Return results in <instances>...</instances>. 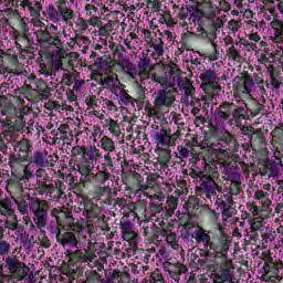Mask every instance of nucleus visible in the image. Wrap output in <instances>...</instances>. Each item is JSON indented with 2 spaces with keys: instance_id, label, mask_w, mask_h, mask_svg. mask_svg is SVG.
<instances>
[{
  "instance_id": "15",
  "label": "nucleus",
  "mask_w": 283,
  "mask_h": 283,
  "mask_svg": "<svg viewBox=\"0 0 283 283\" xmlns=\"http://www.w3.org/2000/svg\"><path fill=\"white\" fill-rule=\"evenodd\" d=\"M119 228L122 230V235H123L122 238L126 242H134V240L138 238V233L134 231V228L132 227V222L122 220L119 222Z\"/></svg>"
},
{
  "instance_id": "49",
  "label": "nucleus",
  "mask_w": 283,
  "mask_h": 283,
  "mask_svg": "<svg viewBox=\"0 0 283 283\" xmlns=\"http://www.w3.org/2000/svg\"><path fill=\"white\" fill-rule=\"evenodd\" d=\"M228 54L229 56H231V59H233L234 61H242V56L240 55V53H238V50H235V46L232 45L229 50H228Z\"/></svg>"
},
{
  "instance_id": "63",
  "label": "nucleus",
  "mask_w": 283,
  "mask_h": 283,
  "mask_svg": "<svg viewBox=\"0 0 283 283\" xmlns=\"http://www.w3.org/2000/svg\"><path fill=\"white\" fill-rule=\"evenodd\" d=\"M232 117L234 119L244 118V108H242V107L234 108V111L232 113Z\"/></svg>"
},
{
  "instance_id": "12",
  "label": "nucleus",
  "mask_w": 283,
  "mask_h": 283,
  "mask_svg": "<svg viewBox=\"0 0 283 283\" xmlns=\"http://www.w3.org/2000/svg\"><path fill=\"white\" fill-rule=\"evenodd\" d=\"M36 39L42 48H48V45H54L55 48H60L63 45L61 39L52 36L48 31H36Z\"/></svg>"
},
{
  "instance_id": "20",
  "label": "nucleus",
  "mask_w": 283,
  "mask_h": 283,
  "mask_svg": "<svg viewBox=\"0 0 283 283\" xmlns=\"http://www.w3.org/2000/svg\"><path fill=\"white\" fill-rule=\"evenodd\" d=\"M56 240L62 247H74L75 249L78 248V239H76V234L72 232H65L62 238L61 235H56Z\"/></svg>"
},
{
  "instance_id": "56",
  "label": "nucleus",
  "mask_w": 283,
  "mask_h": 283,
  "mask_svg": "<svg viewBox=\"0 0 283 283\" xmlns=\"http://www.w3.org/2000/svg\"><path fill=\"white\" fill-rule=\"evenodd\" d=\"M241 134L244 136H252V134H255L258 129L253 128L252 126H241Z\"/></svg>"
},
{
  "instance_id": "42",
  "label": "nucleus",
  "mask_w": 283,
  "mask_h": 283,
  "mask_svg": "<svg viewBox=\"0 0 283 283\" xmlns=\"http://www.w3.org/2000/svg\"><path fill=\"white\" fill-rule=\"evenodd\" d=\"M95 180H97V182H99L101 185H105V182H107V180H109V172L107 171H99L95 175Z\"/></svg>"
},
{
  "instance_id": "59",
  "label": "nucleus",
  "mask_w": 283,
  "mask_h": 283,
  "mask_svg": "<svg viewBox=\"0 0 283 283\" xmlns=\"http://www.w3.org/2000/svg\"><path fill=\"white\" fill-rule=\"evenodd\" d=\"M271 271H273V273H277V268L275 266V263H265L263 266V273H271Z\"/></svg>"
},
{
  "instance_id": "16",
  "label": "nucleus",
  "mask_w": 283,
  "mask_h": 283,
  "mask_svg": "<svg viewBox=\"0 0 283 283\" xmlns=\"http://www.w3.org/2000/svg\"><path fill=\"white\" fill-rule=\"evenodd\" d=\"M99 123L104 127V129H108V132L114 136H118V134H120V125L112 117H105V115H99Z\"/></svg>"
},
{
  "instance_id": "57",
  "label": "nucleus",
  "mask_w": 283,
  "mask_h": 283,
  "mask_svg": "<svg viewBox=\"0 0 283 283\" xmlns=\"http://www.w3.org/2000/svg\"><path fill=\"white\" fill-rule=\"evenodd\" d=\"M42 189L44 191H48V193L50 195V198H54V195H55V191H56V186L43 184Z\"/></svg>"
},
{
  "instance_id": "7",
  "label": "nucleus",
  "mask_w": 283,
  "mask_h": 283,
  "mask_svg": "<svg viewBox=\"0 0 283 283\" xmlns=\"http://www.w3.org/2000/svg\"><path fill=\"white\" fill-rule=\"evenodd\" d=\"M235 107V104L231 102L222 103L219 108L214 112L213 124L214 125H224L227 120L231 117V111Z\"/></svg>"
},
{
  "instance_id": "44",
  "label": "nucleus",
  "mask_w": 283,
  "mask_h": 283,
  "mask_svg": "<svg viewBox=\"0 0 283 283\" xmlns=\"http://www.w3.org/2000/svg\"><path fill=\"white\" fill-rule=\"evenodd\" d=\"M10 254V243L3 239H0V255Z\"/></svg>"
},
{
  "instance_id": "46",
  "label": "nucleus",
  "mask_w": 283,
  "mask_h": 283,
  "mask_svg": "<svg viewBox=\"0 0 283 283\" xmlns=\"http://www.w3.org/2000/svg\"><path fill=\"white\" fill-rule=\"evenodd\" d=\"M220 146V143L214 145V144H211L210 145V149H216L218 153V156L219 158H229V151L227 149H222V148H216V147H219Z\"/></svg>"
},
{
  "instance_id": "61",
  "label": "nucleus",
  "mask_w": 283,
  "mask_h": 283,
  "mask_svg": "<svg viewBox=\"0 0 283 283\" xmlns=\"http://www.w3.org/2000/svg\"><path fill=\"white\" fill-rule=\"evenodd\" d=\"M44 107L45 109H49L50 112H52V109H61V104L54 101H50L44 104Z\"/></svg>"
},
{
  "instance_id": "35",
  "label": "nucleus",
  "mask_w": 283,
  "mask_h": 283,
  "mask_svg": "<svg viewBox=\"0 0 283 283\" xmlns=\"http://www.w3.org/2000/svg\"><path fill=\"white\" fill-rule=\"evenodd\" d=\"M136 39H138V35L132 32L129 33V36L124 40V44L128 50H136V48H138V41H136Z\"/></svg>"
},
{
  "instance_id": "60",
  "label": "nucleus",
  "mask_w": 283,
  "mask_h": 283,
  "mask_svg": "<svg viewBox=\"0 0 283 283\" xmlns=\"http://www.w3.org/2000/svg\"><path fill=\"white\" fill-rule=\"evenodd\" d=\"M148 6H150V9L153 10V12H160V7L161 3L158 0H148Z\"/></svg>"
},
{
  "instance_id": "37",
  "label": "nucleus",
  "mask_w": 283,
  "mask_h": 283,
  "mask_svg": "<svg viewBox=\"0 0 283 283\" xmlns=\"http://www.w3.org/2000/svg\"><path fill=\"white\" fill-rule=\"evenodd\" d=\"M221 216H222V222H223V224H227V223L229 222V220H231V218H232L233 216H235V211H233V208L228 207V208H224V209L222 210Z\"/></svg>"
},
{
  "instance_id": "31",
  "label": "nucleus",
  "mask_w": 283,
  "mask_h": 283,
  "mask_svg": "<svg viewBox=\"0 0 283 283\" xmlns=\"http://www.w3.org/2000/svg\"><path fill=\"white\" fill-rule=\"evenodd\" d=\"M264 103H266L264 95L255 96V107L251 111V116H258V114L264 112Z\"/></svg>"
},
{
  "instance_id": "45",
  "label": "nucleus",
  "mask_w": 283,
  "mask_h": 283,
  "mask_svg": "<svg viewBox=\"0 0 283 283\" xmlns=\"http://www.w3.org/2000/svg\"><path fill=\"white\" fill-rule=\"evenodd\" d=\"M18 228H19V221L17 220V218L7 220L4 222V229H10V231H17Z\"/></svg>"
},
{
  "instance_id": "24",
  "label": "nucleus",
  "mask_w": 283,
  "mask_h": 283,
  "mask_svg": "<svg viewBox=\"0 0 283 283\" xmlns=\"http://www.w3.org/2000/svg\"><path fill=\"white\" fill-rule=\"evenodd\" d=\"M155 140L163 147H171V135L165 128H161L155 135Z\"/></svg>"
},
{
  "instance_id": "5",
  "label": "nucleus",
  "mask_w": 283,
  "mask_h": 283,
  "mask_svg": "<svg viewBox=\"0 0 283 283\" xmlns=\"http://www.w3.org/2000/svg\"><path fill=\"white\" fill-rule=\"evenodd\" d=\"M14 151L17 155L9 157L10 167H17V165H21V163L28 160V156H30V142L28 139L18 142L14 146Z\"/></svg>"
},
{
  "instance_id": "39",
  "label": "nucleus",
  "mask_w": 283,
  "mask_h": 283,
  "mask_svg": "<svg viewBox=\"0 0 283 283\" xmlns=\"http://www.w3.org/2000/svg\"><path fill=\"white\" fill-rule=\"evenodd\" d=\"M166 242L169 244L172 249H178V235L176 233L170 232L166 235Z\"/></svg>"
},
{
  "instance_id": "30",
  "label": "nucleus",
  "mask_w": 283,
  "mask_h": 283,
  "mask_svg": "<svg viewBox=\"0 0 283 283\" xmlns=\"http://www.w3.org/2000/svg\"><path fill=\"white\" fill-rule=\"evenodd\" d=\"M250 145L251 147H264V134L260 130L252 134L250 137Z\"/></svg>"
},
{
  "instance_id": "40",
  "label": "nucleus",
  "mask_w": 283,
  "mask_h": 283,
  "mask_svg": "<svg viewBox=\"0 0 283 283\" xmlns=\"http://www.w3.org/2000/svg\"><path fill=\"white\" fill-rule=\"evenodd\" d=\"M118 103L119 105H130L132 103H134V97L129 96L127 91H124L120 97H118Z\"/></svg>"
},
{
  "instance_id": "1",
  "label": "nucleus",
  "mask_w": 283,
  "mask_h": 283,
  "mask_svg": "<svg viewBox=\"0 0 283 283\" xmlns=\"http://www.w3.org/2000/svg\"><path fill=\"white\" fill-rule=\"evenodd\" d=\"M151 81L163 87L153 94L155 98L154 112H160L164 107H172L174 103H176V87H174L171 75L169 73L164 75L151 73Z\"/></svg>"
},
{
  "instance_id": "2",
  "label": "nucleus",
  "mask_w": 283,
  "mask_h": 283,
  "mask_svg": "<svg viewBox=\"0 0 283 283\" xmlns=\"http://www.w3.org/2000/svg\"><path fill=\"white\" fill-rule=\"evenodd\" d=\"M231 247V237H219L218 240L213 239L210 242L209 250L202 251L200 255L202 258H222L228 260L229 249ZM213 251V252H211Z\"/></svg>"
},
{
  "instance_id": "13",
  "label": "nucleus",
  "mask_w": 283,
  "mask_h": 283,
  "mask_svg": "<svg viewBox=\"0 0 283 283\" xmlns=\"http://www.w3.org/2000/svg\"><path fill=\"white\" fill-rule=\"evenodd\" d=\"M195 10H197V12H201V14L207 17V19H213V17H216L217 8L213 6L211 0H203L196 2Z\"/></svg>"
},
{
  "instance_id": "41",
  "label": "nucleus",
  "mask_w": 283,
  "mask_h": 283,
  "mask_svg": "<svg viewBox=\"0 0 283 283\" xmlns=\"http://www.w3.org/2000/svg\"><path fill=\"white\" fill-rule=\"evenodd\" d=\"M263 220L260 218H254L250 223L251 233H255V231H260L262 229Z\"/></svg>"
},
{
  "instance_id": "21",
  "label": "nucleus",
  "mask_w": 283,
  "mask_h": 283,
  "mask_svg": "<svg viewBox=\"0 0 283 283\" xmlns=\"http://www.w3.org/2000/svg\"><path fill=\"white\" fill-rule=\"evenodd\" d=\"M33 222H35V227H38V229H44V227L48 224V211L38 206V208L34 210Z\"/></svg>"
},
{
  "instance_id": "25",
  "label": "nucleus",
  "mask_w": 283,
  "mask_h": 283,
  "mask_svg": "<svg viewBox=\"0 0 283 283\" xmlns=\"http://www.w3.org/2000/svg\"><path fill=\"white\" fill-rule=\"evenodd\" d=\"M229 266H231V261L227 262L226 269H221V271L218 274H216V279L219 280V282L233 283V271H231V269H229Z\"/></svg>"
},
{
  "instance_id": "8",
  "label": "nucleus",
  "mask_w": 283,
  "mask_h": 283,
  "mask_svg": "<svg viewBox=\"0 0 283 283\" xmlns=\"http://www.w3.org/2000/svg\"><path fill=\"white\" fill-rule=\"evenodd\" d=\"M168 74L170 76V80L172 78L171 81H174V83H176L177 78L178 87L180 92L185 94V96H191V85L189 84V81H185L180 77V70L176 69V66H170Z\"/></svg>"
},
{
  "instance_id": "33",
  "label": "nucleus",
  "mask_w": 283,
  "mask_h": 283,
  "mask_svg": "<svg viewBox=\"0 0 283 283\" xmlns=\"http://www.w3.org/2000/svg\"><path fill=\"white\" fill-rule=\"evenodd\" d=\"M118 83H120V81H118V77L114 75L107 76L104 78V81H102V85L106 90H109V92H112V90H114Z\"/></svg>"
},
{
  "instance_id": "52",
  "label": "nucleus",
  "mask_w": 283,
  "mask_h": 283,
  "mask_svg": "<svg viewBox=\"0 0 283 283\" xmlns=\"http://www.w3.org/2000/svg\"><path fill=\"white\" fill-rule=\"evenodd\" d=\"M206 212L210 217V220H212L213 222H218L220 214H218L216 210L209 208V206H206Z\"/></svg>"
},
{
  "instance_id": "62",
  "label": "nucleus",
  "mask_w": 283,
  "mask_h": 283,
  "mask_svg": "<svg viewBox=\"0 0 283 283\" xmlns=\"http://www.w3.org/2000/svg\"><path fill=\"white\" fill-rule=\"evenodd\" d=\"M247 207H248V211H251L252 216H260V208L253 205V202H248Z\"/></svg>"
},
{
  "instance_id": "34",
  "label": "nucleus",
  "mask_w": 283,
  "mask_h": 283,
  "mask_svg": "<svg viewBox=\"0 0 283 283\" xmlns=\"http://www.w3.org/2000/svg\"><path fill=\"white\" fill-rule=\"evenodd\" d=\"M165 209H166L167 216L169 217L174 216V211L178 209V199L176 197H168L167 206Z\"/></svg>"
},
{
  "instance_id": "55",
  "label": "nucleus",
  "mask_w": 283,
  "mask_h": 283,
  "mask_svg": "<svg viewBox=\"0 0 283 283\" xmlns=\"http://www.w3.org/2000/svg\"><path fill=\"white\" fill-rule=\"evenodd\" d=\"M103 103H104L106 109H108V112H113V113L118 112V106H116V104H114L113 101L104 99Z\"/></svg>"
},
{
  "instance_id": "17",
  "label": "nucleus",
  "mask_w": 283,
  "mask_h": 283,
  "mask_svg": "<svg viewBox=\"0 0 283 283\" xmlns=\"http://www.w3.org/2000/svg\"><path fill=\"white\" fill-rule=\"evenodd\" d=\"M191 238H193V240H196V242H202L206 247V249H209L210 244H211V235L209 234V232L207 230H205V228L202 227H197L196 231L193 233L190 234Z\"/></svg>"
},
{
  "instance_id": "53",
  "label": "nucleus",
  "mask_w": 283,
  "mask_h": 283,
  "mask_svg": "<svg viewBox=\"0 0 283 283\" xmlns=\"http://www.w3.org/2000/svg\"><path fill=\"white\" fill-rule=\"evenodd\" d=\"M207 279L203 275L196 277V274H191L186 283H205Z\"/></svg>"
},
{
  "instance_id": "28",
  "label": "nucleus",
  "mask_w": 283,
  "mask_h": 283,
  "mask_svg": "<svg viewBox=\"0 0 283 283\" xmlns=\"http://www.w3.org/2000/svg\"><path fill=\"white\" fill-rule=\"evenodd\" d=\"M130 276L127 272H113L108 283H129Z\"/></svg>"
},
{
  "instance_id": "64",
  "label": "nucleus",
  "mask_w": 283,
  "mask_h": 283,
  "mask_svg": "<svg viewBox=\"0 0 283 283\" xmlns=\"http://www.w3.org/2000/svg\"><path fill=\"white\" fill-rule=\"evenodd\" d=\"M76 27L78 28V30L85 31L87 30V21H85V19L83 18H78L76 21Z\"/></svg>"
},
{
  "instance_id": "9",
  "label": "nucleus",
  "mask_w": 283,
  "mask_h": 283,
  "mask_svg": "<svg viewBox=\"0 0 283 283\" xmlns=\"http://www.w3.org/2000/svg\"><path fill=\"white\" fill-rule=\"evenodd\" d=\"M57 160L59 157L54 155H48L45 150H36L33 154V163L36 165V167H54Z\"/></svg>"
},
{
  "instance_id": "47",
  "label": "nucleus",
  "mask_w": 283,
  "mask_h": 283,
  "mask_svg": "<svg viewBox=\"0 0 283 283\" xmlns=\"http://www.w3.org/2000/svg\"><path fill=\"white\" fill-rule=\"evenodd\" d=\"M266 168L270 171V178H277V176H280V170H277V166L275 164H268Z\"/></svg>"
},
{
  "instance_id": "32",
  "label": "nucleus",
  "mask_w": 283,
  "mask_h": 283,
  "mask_svg": "<svg viewBox=\"0 0 283 283\" xmlns=\"http://www.w3.org/2000/svg\"><path fill=\"white\" fill-rule=\"evenodd\" d=\"M149 45H151V48H154L156 54H158V56H163V54H165V42H163V38H157L153 41L149 42Z\"/></svg>"
},
{
  "instance_id": "14",
  "label": "nucleus",
  "mask_w": 283,
  "mask_h": 283,
  "mask_svg": "<svg viewBox=\"0 0 283 283\" xmlns=\"http://www.w3.org/2000/svg\"><path fill=\"white\" fill-rule=\"evenodd\" d=\"M149 65L150 60L147 56L140 57L137 63V76H139V80L142 83H145V81H148V78H151V74L149 73Z\"/></svg>"
},
{
  "instance_id": "6",
  "label": "nucleus",
  "mask_w": 283,
  "mask_h": 283,
  "mask_svg": "<svg viewBox=\"0 0 283 283\" xmlns=\"http://www.w3.org/2000/svg\"><path fill=\"white\" fill-rule=\"evenodd\" d=\"M233 87L238 94H244L245 96H253V87H255V82L253 77L249 74H245L240 77H235Z\"/></svg>"
},
{
  "instance_id": "22",
  "label": "nucleus",
  "mask_w": 283,
  "mask_h": 283,
  "mask_svg": "<svg viewBox=\"0 0 283 283\" xmlns=\"http://www.w3.org/2000/svg\"><path fill=\"white\" fill-rule=\"evenodd\" d=\"M201 189L207 193V198H210V196H216V191H220V187L218 184H216L214 180H212L211 177H208L202 184Z\"/></svg>"
},
{
  "instance_id": "27",
  "label": "nucleus",
  "mask_w": 283,
  "mask_h": 283,
  "mask_svg": "<svg viewBox=\"0 0 283 283\" xmlns=\"http://www.w3.org/2000/svg\"><path fill=\"white\" fill-rule=\"evenodd\" d=\"M210 132L212 136H216L217 138H222V136L229 138V136H231L229 130L224 129V125L220 126L219 124H210Z\"/></svg>"
},
{
  "instance_id": "38",
  "label": "nucleus",
  "mask_w": 283,
  "mask_h": 283,
  "mask_svg": "<svg viewBox=\"0 0 283 283\" xmlns=\"http://www.w3.org/2000/svg\"><path fill=\"white\" fill-rule=\"evenodd\" d=\"M66 219L69 220V227L71 231H75L76 233H78V231H81V227L78 223L74 221V217L72 216V212L66 213Z\"/></svg>"
},
{
  "instance_id": "50",
  "label": "nucleus",
  "mask_w": 283,
  "mask_h": 283,
  "mask_svg": "<svg viewBox=\"0 0 283 283\" xmlns=\"http://www.w3.org/2000/svg\"><path fill=\"white\" fill-rule=\"evenodd\" d=\"M240 25H242L240 20H231L228 23V28H229V30H231V32H233V34H235V32H238V30H240Z\"/></svg>"
},
{
  "instance_id": "10",
  "label": "nucleus",
  "mask_w": 283,
  "mask_h": 283,
  "mask_svg": "<svg viewBox=\"0 0 283 283\" xmlns=\"http://www.w3.org/2000/svg\"><path fill=\"white\" fill-rule=\"evenodd\" d=\"M200 81L202 82V85H210L213 90H217V92L222 91V86L219 85L220 77L218 76V73H216L214 70H206L203 71L200 76Z\"/></svg>"
},
{
  "instance_id": "11",
  "label": "nucleus",
  "mask_w": 283,
  "mask_h": 283,
  "mask_svg": "<svg viewBox=\"0 0 283 283\" xmlns=\"http://www.w3.org/2000/svg\"><path fill=\"white\" fill-rule=\"evenodd\" d=\"M63 59H67V52H65L63 44H61L60 46H56V50L53 51L51 57V67L53 72H60V70L65 71L63 67Z\"/></svg>"
},
{
  "instance_id": "4",
  "label": "nucleus",
  "mask_w": 283,
  "mask_h": 283,
  "mask_svg": "<svg viewBox=\"0 0 283 283\" xmlns=\"http://www.w3.org/2000/svg\"><path fill=\"white\" fill-rule=\"evenodd\" d=\"M4 269H8L9 273L15 275L17 280L21 281L30 273V269L25 263L21 262L17 256H8L3 259Z\"/></svg>"
},
{
  "instance_id": "54",
  "label": "nucleus",
  "mask_w": 283,
  "mask_h": 283,
  "mask_svg": "<svg viewBox=\"0 0 283 283\" xmlns=\"http://www.w3.org/2000/svg\"><path fill=\"white\" fill-rule=\"evenodd\" d=\"M182 227H184L186 233H191V231H193V229H198V227H200V226H198V223L189 220Z\"/></svg>"
},
{
  "instance_id": "51",
  "label": "nucleus",
  "mask_w": 283,
  "mask_h": 283,
  "mask_svg": "<svg viewBox=\"0 0 283 283\" xmlns=\"http://www.w3.org/2000/svg\"><path fill=\"white\" fill-rule=\"evenodd\" d=\"M85 10H86V14H87V17H90V19L93 17H97V14H98V8H96L92 4H87L85 7Z\"/></svg>"
},
{
  "instance_id": "36",
  "label": "nucleus",
  "mask_w": 283,
  "mask_h": 283,
  "mask_svg": "<svg viewBox=\"0 0 283 283\" xmlns=\"http://www.w3.org/2000/svg\"><path fill=\"white\" fill-rule=\"evenodd\" d=\"M263 7H261V12H269L270 14H275V7H271L275 4V0H263Z\"/></svg>"
},
{
  "instance_id": "18",
  "label": "nucleus",
  "mask_w": 283,
  "mask_h": 283,
  "mask_svg": "<svg viewBox=\"0 0 283 283\" xmlns=\"http://www.w3.org/2000/svg\"><path fill=\"white\" fill-rule=\"evenodd\" d=\"M83 154V159L88 160L91 163H96L97 160H101L103 158V155L101 154V150L96 147L88 146V147H82L80 148Z\"/></svg>"
},
{
  "instance_id": "26",
  "label": "nucleus",
  "mask_w": 283,
  "mask_h": 283,
  "mask_svg": "<svg viewBox=\"0 0 283 283\" xmlns=\"http://www.w3.org/2000/svg\"><path fill=\"white\" fill-rule=\"evenodd\" d=\"M99 143H101V148L104 151H107L108 154L116 151V143H114V140L109 138L107 135L103 136Z\"/></svg>"
},
{
  "instance_id": "48",
  "label": "nucleus",
  "mask_w": 283,
  "mask_h": 283,
  "mask_svg": "<svg viewBox=\"0 0 283 283\" xmlns=\"http://www.w3.org/2000/svg\"><path fill=\"white\" fill-rule=\"evenodd\" d=\"M53 198H55L56 200L63 198V182L62 181H57L55 184V195H53Z\"/></svg>"
},
{
  "instance_id": "19",
  "label": "nucleus",
  "mask_w": 283,
  "mask_h": 283,
  "mask_svg": "<svg viewBox=\"0 0 283 283\" xmlns=\"http://www.w3.org/2000/svg\"><path fill=\"white\" fill-rule=\"evenodd\" d=\"M17 3H19L22 10L28 11L31 17H36V14H39V12L43 10V7L39 2H35L34 4H32L30 0H18Z\"/></svg>"
},
{
  "instance_id": "58",
  "label": "nucleus",
  "mask_w": 283,
  "mask_h": 283,
  "mask_svg": "<svg viewBox=\"0 0 283 283\" xmlns=\"http://www.w3.org/2000/svg\"><path fill=\"white\" fill-rule=\"evenodd\" d=\"M223 25L224 21L222 20V18L218 17L212 20V28L213 30H216V32H218V30H220Z\"/></svg>"
},
{
  "instance_id": "23",
  "label": "nucleus",
  "mask_w": 283,
  "mask_h": 283,
  "mask_svg": "<svg viewBox=\"0 0 283 283\" xmlns=\"http://www.w3.org/2000/svg\"><path fill=\"white\" fill-rule=\"evenodd\" d=\"M117 65L124 69L126 74L130 76V78H136V76H138V70L136 69V65L132 63V61L127 59H122L119 62H117Z\"/></svg>"
},
{
  "instance_id": "3",
  "label": "nucleus",
  "mask_w": 283,
  "mask_h": 283,
  "mask_svg": "<svg viewBox=\"0 0 283 283\" xmlns=\"http://www.w3.org/2000/svg\"><path fill=\"white\" fill-rule=\"evenodd\" d=\"M55 6L56 7L50 4L46 11L49 19H51L53 23H61V21L67 23V21L74 19V10L67 8L65 0H56Z\"/></svg>"
},
{
  "instance_id": "43",
  "label": "nucleus",
  "mask_w": 283,
  "mask_h": 283,
  "mask_svg": "<svg viewBox=\"0 0 283 283\" xmlns=\"http://www.w3.org/2000/svg\"><path fill=\"white\" fill-rule=\"evenodd\" d=\"M114 94V99L118 101L122 94L125 92V85L120 84V82L111 91Z\"/></svg>"
},
{
  "instance_id": "29",
  "label": "nucleus",
  "mask_w": 283,
  "mask_h": 283,
  "mask_svg": "<svg viewBox=\"0 0 283 283\" xmlns=\"http://www.w3.org/2000/svg\"><path fill=\"white\" fill-rule=\"evenodd\" d=\"M34 92H38L42 98H49L50 97V88L48 87V83L43 80H38L35 82V88Z\"/></svg>"
}]
</instances>
